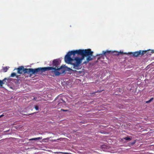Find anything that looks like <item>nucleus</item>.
I'll use <instances>...</instances> for the list:
<instances>
[{
	"mask_svg": "<svg viewBox=\"0 0 154 154\" xmlns=\"http://www.w3.org/2000/svg\"><path fill=\"white\" fill-rule=\"evenodd\" d=\"M134 143H135V142H133V143H132L131 144H134Z\"/></svg>",
	"mask_w": 154,
	"mask_h": 154,
	"instance_id": "nucleus-23",
	"label": "nucleus"
},
{
	"mask_svg": "<svg viewBox=\"0 0 154 154\" xmlns=\"http://www.w3.org/2000/svg\"><path fill=\"white\" fill-rule=\"evenodd\" d=\"M17 73H19V67H18L17 69Z\"/></svg>",
	"mask_w": 154,
	"mask_h": 154,
	"instance_id": "nucleus-18",
	"label": "nucleus"
},
{
	"mask_svg": "<svg viewBox=\"0 0 154 154\" xmlns=\"http://www.w3.org/2000/svg\"><path fill=\"white\" fill-rule=\"evenodd\" d=\"M6 80V79H4L2 80H0V86H1V87H2V86L3 84L5 83V80Z\"/></svg>",
	"mask_w": 154,
	"mask_h": 154,
	"instance_id": "nucleus-9",
	"label": "nucleus"
},
{
	"mask_svg": "<svg viewBox=\"0 0 154 154\" xmlns=\"http://www.w3.org/2000/svg\"><path fill=\"white\" fill-rule=\"evenodd\" d=\"M4 115H2L0 116V118H1L2 116H3Z\"/></svg>",
	"mask_w": 154,
	"mask_h": 154,
	"instance_id": "nucleus-20",
	"label": "nucleus"
},
{
	"mask_svg": "<svg viewBox=\"0 0 154 154\" xmlns=\"http://www.w3.org/2000/svg\"><path fill=\"white\" fill-rule=\"evenodd\" d=\"M9 68V67L8 66H6L3 67V70L4 72H5L7 71L8 70Z\"/></svg>",
	"mask_w": 154,
	"mask_h": 154,
	"instance_id": "nucleus-12",
	"label": "nucleus"
},
{
	"mask_svg": "<svg viewBox=\"0 0 154 154\" xmlns=\"http://www.w3.org/2000/svg\"><path fill=\"white\" fill-rule=\"evenodd\" d=\"M35 108L37 110H38V107L37 106H35Z\"/></svg>",
	"mask_w": 154,
	"mask_h": 154,
	"instance_id": "nucleus-16",
	"label": "nucleus"
},
{
	"mask_svg": "<svg viewBox=\"0 0 154 154\" xmlns=\"http://www.w3.org/2000/svg\"><path fill=\"white\" fill-rule=\"evenodd\" d=\"M153 99V98H151L149 100L147 101L146 102V103H149L151 101H152Z\"/></svg>",
	"mask_w": 154,
	"mask_h": 154,
	"instance_id": "nucleus-15",
	"label": "nucleus"
},
{
	"mask_svg": "<svg viewBox=\"0 0 154 154\" xmlns=\"http://www.w3.org/2000/svg\"><path fill=\"white\" fill-rule=\"evenodd\" d=\"M93 52L91 51L90 49H80L69 51L65 56V61L67 63H70V62L72 60L70 57L71 55H73L74 56L76 54L81 55L82 57L81 58L79 57L75 58L74 60L75 62L71 63V64L73 66L74 69H79L81 68V64L82 61L84 59L85 57L88 56L86 60L83 62V64H86L93 59L91 57L93 56Z\"/></svg>",
	"mask_w": 154,
	"mask_h": 154,
	"instance_id": "nucleus-1",
	"label": "nucleus"
},
{
	"mask_svg": "<svg viewBox=\"0 0 154 154\" xmlns=\"http://www.w3.org/2000/svg\"><path fill=\"white\" fill-rule=\"evenodd\" d=\"M52 68L50 67H39L36 69H25L23 70V73H27L31 76L32 74L41 73L46 71V70L51 69Z\"/></svg>",
	"mask_w": 154,
	"mask_h": 154,
	"instance_id": "nucleus-3",
	"label": "nucleus"
},
{
	"mask_svg": "<svg viewBox=\"0 0 154 154\" xmlns=\"http://www.w3.org/2000/svg\"><path fill=\"white\" fill-rule=\"evenodd\" d=\"M42 137H40L35 138H32L29 139V141H33V140H41L42 139Z\"/></svg>",
	"mask_w": 154,
	"mask_h": 154,
	"instance_id": "nucleus-8",
	"label": "nucleus"
},
{
	"mask_svg": "<svg viewBox=\"0 0 154 154\" xmlns=\"http://www.w3.org/2000/svg\"><path fill=\"white\" fill-rule=\"evenodd\" d=\"M5 79H6V80H5V83H10L11 81L12 80V79L9 78H5Z\"/></svg>",
	"mask_w": 154,
	"mask_h": 154,
	"instance_id": "nucleus-10",
	"label": "nucleus"
},
{
	"mask_svg": "<svg viewBox=\"0 0 154 154\" xmlns=\"http://www.w3.org/2000/svg\"><path fill=\"white\" fill-rule=\"evenodd\" d=\"M15 76H16V77L17 79V81H18L19 79V76L17 75L15 73V72L12 73H11V76H10L11 77H14Z\"/></svg>",
	"mask_w": 154,
	"mask_h": 154,
	"instance_id": "nucleus-7",
	"label": "nucleus"
},
{
	"mask_svg": "<svg viewBox=\"0 0 154 154\" xmlns=\"http://www.w3.org/2000/svg\"><path fill=\"white\" fill-rule=\"evenodd\" d=\"M124 139H125V140H131V138H130V137H125L124 138Z\"/></svg>",
	"mask_w": 154,
	"mask_h": 154,
	"instance_id": "nucleus-14",
	"label": "nucleus"
},
{
	"mask_svg": "<svg viewBox=\"0 0 154 154\" xmlns=\"http://www.w3.org/2000/svg\"><path fill=\"white\" fill-rule=\"evenodd\" d=\"M24 69V68L23 66H20V74H21V73L20 72L22 70V71L23 72V70L24 69Z\"/></svg>",
	"mask_w": 154,
	"mask_h": 154,
	"instance_id": "nucleus-13",
	"label": "nucleus"
},
{
	"mask_svg": "<svg viewBox=\"0 0 154 154\" xmlns=\"http://www.w3.org/2000/svg\"><path fill=\"white\" fill-rule=\"evenodd\" d=\"M9 131V130H7V131H5V132H8V131Z\"/></svg>",
	"mask_w": 154,
	"mask_h": 154,
	"instance_id": "nucleus-22",
	"label": "nucleus"
},
{
	"mask_svg": "<svg viewBox=\"0 0 154 154\" xmlns=\"http://www.w3.org/2000/svg\"><path fill=\"white\" fill-rule=\"evenodd\" d=\"M146 52V51H139L135 52L132 53H131V54H132V56H133L137 57L140 55H143L144 54V52Z\"/></svg>",
	"mask_w": 154,
	"mask_h": 154,
	"instance_id": "nucleus-4",
	"label": "nucleus"
},
{
	"mask_svg": "<svg viewBox=\"0 0 154 154\" xmlns=\"http://www.w3.org/2000/svg\"><path fill=\"white\" fill-rule=\"evenodd\" d=\"M61 110H62V111H65V112H66V111H68V110H64V109H61Z\"/></svg>",
	"mask_w": 154,
	"mask_h": 154,
	"instance_id": "nucleus-19",
	"label": "nucleus"
},
{
	"mask_svg": "<svg viewBox=\"0 0 154 154\" xmlns=\"http://www.w3.org/2000/svg\"><path fill=\"white\" fill-rule=\"evenodd\" d=\"M52 64L53 67H50L52 68V69L49 70H46V71L52 70L51 72H54L56 76H58L61 74L65 73L66 70L64 68V67L65 66H62L60 67H59V65L60 63L58 60H54L53 61Z\"/></svg>",
	"mask_w": 154,
	"mask_h": 154,
	"instance_id": "nucleus-2",
	"label": "nucleus"
},
{
	"mask_svg": "<svg viewBox=\"0 0 154 154\" xmlns=\"http://www.w3.org/2000/svg\"><path fill=\"white\" fill-rule=\"evenodd\" d=\"M59 97L58 96V98H59V100L58 102L57 105H59V106H61L63 104H64L65 103V101L63 100V99L60 98V99L59 98Z\"/></svg>",
	"mask_w": 154,
	"mask_h": 154,
	"instance_id": "nucleus-5",
	"label": "nucleus"
},
{
	"mask_svg": "<svg viewBox=\"0 0 154 154\" xmlns=\"http://www.w3.org/2000/svg\"><path fill=\"white\" fill-rule=\"evenodd\" d=\"M67 69H68V70L69 71H74V70H72V69H71V68H67Z\"/></svg>",
	"mask_w": 154,
	"mask_h": 154,
	"instance_id": "nucleus-17",
	"label": "nucleus"
},
{
	"mask_svg": "<svg viewBox=\"0 0 154 154\" xmlns=\"http://www.w3.org/2000/svg\"><path fill=\"white\" fill-rule=\"evenodd\" d=\"M113 52L115 53V55H119L120 54H126V53H124L122 52H117L115 51H114Z\"/></svg>",
	"mask_w": 154,
	"mask_h": 154,
	"instance_id": "nucleus-11",
	"label": "nucleus"
},
{
	"mask_svg": "<svg viewBox=\"0 0 154 154\" xmlns=\"http://www.w3.org/2000/svg\"><path fill=\"white\" fill-rule=\"evenodd\" d=\"M152 53H154V51L153 52V51H152Z\"/></svg>",
	"mask_w": 154,
	"mask_h": 154,
	"instance_id": "nucleus-24",
	"label": "nucleus"
},
{
	"mask_svg": "<svg viewBox=\"0 0 154 154\" xmlns=\"http://www.w3.org/2000/svg\"><path fill=\"white\" fill-rule=\"evenodd\" d=\"M111 52V51H103L102 52V54H97V56H102L103 55H105V56H106V55L107 54H109Z\"/></svg>",
	"mask_w": 154,
	"mask_h": 154,
	"instance_id": "nucleus-6",
	"label": "nucleus"
},
{
	"mask_svg": "<svg viewBox=\"0 0 154 154\" xmlns=\"http://www.w3.org/2000/svg\"><path fill=\"white\" fill-rule=\"evenodd\" d=\"M101 92V91H98L97 92Z\"/></svg>",
	"mask_w": 154,
	"mask_h": 154,
	"instance_id": "nucleus-21",
	"label": "nucleus"
}]
</instances>
